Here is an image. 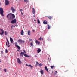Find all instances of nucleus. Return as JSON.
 Returning a JSON list of instances; mask_svg holds the SVG:
<instances>
[{
	"instance_id": "obj_1",
	"label": "nucleus",
	"mask_w": 77,
	"mask_h": 77,
	"mask_svg": "<svg viewBox=\"0 0 77 77\" xmlns=\"http://www.w3.org/2000/svg\"><path fill=\"white\" fill-rule=\"evenodd\" d=\"M3 12H4V11H3V9L1 7L0 8V13L1 15L2 16H4Z\"/></svg>"
},
{
	"instance_id": "obj_2",
	"label": "nucleus",
	"mask_w": 77,
	"mask_h": 77,
	"mask_svg": "<svg viewBox=\"0 0 77 77\" xmlns=\"http://www.w3.org/2000/svg\"><path fill=\"white\" fill-rule=\"evenodd\" d=\"M18 42L20 44H23L24 42V41L21 39H20L18 40Z\"/></svg>"
},
{
	"instance_id": "obj_3",
	"label": "nucleus",
	"mask_w": 77,
	"mask_h": 77,
	"mask_svg": "<svg viewBox=\"0 0 77 77\" xmlns=\"http://www.w3.org/2000/svg\"><path fill=\"white\" fill-rule=\"evenodd\" d=\"M15 46L16 47H17L18 50H20V49L21 48L18 45V44L16 42H15Z\"/></svg>"
},
{
	"instance_id": "obj_4",
	"label": "nucleus",
	"mask_w": 77,
	"mask_h": 77,
	"mask_svg": "<svg viewBox=\"0 0 77 77\" xmlns=\"http://www.w3.org/2000/svg\"><path fill=\"white\" fill-rule=\"evenodd\" d=\"M11 10L12 11V12H13V13H14L16 11L15 10V9L13 7H11L10 8Z\"/></svg>"
},
{
	"instance_id": "obj_5",
	"label": "nucleus",
	"mask_w": 77,
	"mask_h": 77,
	"mask_svg": "<svg viewBox=\"0 0 77 77\" xmlns=\"http://www.w3.org/2000/svg\"><path fill=\"white\" fill-rule=\"evenodd\" d=\"M5 4L6 6L9 4V1L8 0H5Z\"/></svg>"
},
{
	"instance_id": "obj_6",
	"label": "nucleus",
	"mask_w": 77,
	"mask_h": 77,
	"mask_svg": "<svg viewBox=\"0 0 77 77\" xmlns=\"http://www.w3.org/2000/svg\"><path fill=\"white\" fill-rule=\"evenodd\" d=\"M17 22V20H16V19H14L13 20L11 21V22L12 24H15V23H16Z\"/></svg>"
},
{
	"instance_id": "obj_7",
	"label": "nucleus",
	"mask_w": 77,
	"mask_h": 77,
	"mask_svg": "<svg viewBox=\"0 0 77 77\" xmlns=\"http://www.w3.org/2000/svg\"><path fill=\"white\" fill-rule=\"evenodd\" d=\"M3 33H4V31L3 30L0 29V35H3Z\"/></svg>"
},
{
	"instance_id": "obj_8",
	"label": "nucleus",
	"mask_w": 77,
	"mask_h": 77,
	"mask_svg": "<svg viewBox=\"0 0 77 77\" xmlns=\"http://www.w3.org/2000/svg\"><path fill=\"white\" fill-rule=\"evenodd\" d=\"M17 62L19 64H21V61H20V58H18L17 59Z\"/></svg>"
},
{
	"instance_id": "obj_9",
	"label": "nucleus",
	"mask_w": 77,
	"mask_h": 77,
	"mask_svg": "<svg viewBox=\"0 0 77 77\" xmlns=\"http://www.w3.org/2000/svg\"><path fill=\"white\" fill-rule=\"evenodd\" d=\"M10 17H11V14H8V15L7 16V18H10Z\"/></svg>"
},
{
	"instance_id": "obj_10",
	"label": "nucleus",
	"mask_w": 77,
	"mask_h": 77,
	"mask_svg": "<svg viewBox=\"0 0 77 77\" xmlns=\"http://www.w3.org/2000/svg\"><path fill=\"white\" fill-rule=\"evenodd\" d=\"M24 54V53L23 52H21L20 53V56L22 57H23V55Z\"/></svg>"
},
{
	"instance_id": "obj_11",
	"label": "nucleus",
	"mask_w": 77,
	"mask_h": 77,
	"mask_svg": "<svg viewBox=\"0 0 77 77\" xmlns=\"http://www.w3.org/2000/svg\"><path fill=\"white\" fill-rule=\"evenodd\" d=\"M41 49L38 48V50H37V53H38H38H40V52H41Z\"/></svg>"
},
{
	"instance_id": "obj_12",
	"label": "nucleus",
	"mask_w": 77,
	"mask_h": 77,
	"mask_svg": "<svg viewBox=\"0 0 77 77\" xmlns=\"http://www.w3.org/2000/svg\"><path fill=\"white\" fill-rule=\"evenodd\" d=\"M32 13L33 14H35V10L34 8H32Z\"/></svg>"
},
{
	"instance_id": "obj_13",
	"label": "nucleus",
	"mask_w": 77,
	"mask_h": 77,
	"mask_svg": "<svg viewBox=\"0 0 77 77\" xmlns=\"http://www.w3.org/2000/svg\"><path fill=\"white\" fill-rule=\"evenodd\" d=\"M45 69L47 72H48V69H47V66H46L45 67Z\"/></svg>"
},
{
	"instance_id": "obj_14",
	"label": "nucleus",
	"mask_w": 77,
	"mask_h": 77,
	"mask_svg": "<svg viewBox=\"0 0 77 77\" xmlns=\"http://www.w3.org/2000/svg\"><path fill=\"white\" fill-rule=\"evenodd\" d=\"M43 24H47L48 23L47 22V21L44 20L43 21Z\"/></svg>"
},
{
	"instance_id": "obj_15",
	"label": "nucleus",
	"mask_w": 77,
	"mask_h": 77,
	"mask_svg": "<svg viewBox=\"0 0 77 77\" xmlns=\"http://www.w3.org/2000/svg\"><path fill=\"white\" fill-rule=\"evenodd\" d=\"M11 15L12 16V18L13 19V18H15V15H14V14H11Z\"/></svg>"
},
{
	"instance_id": "obj_16",
	"label": "nucleus",
	"mask_w": 77,
	"mask_h": 77,
	"mask_svg": "<svg viewBox=\"0 0 77 77\" xmlns=\"http://www.w3.org/2000/svg\"><path fill=\"white\" fill-rule=\"evenodd\" d=\"M28 36L30 35V31L29 30L28 31Z\"/></svg>"
},
{
	"instance_id": "obj_17",
	"label": "nucleus",
	"mask_w": 77,
	"mask_h": 77,
	"mask_svg": "<svg viewBox=\"0 0 77 77\" xmlns=\"http://www.w3.org/2000/svg\"><path fill=\"white\" fill-rule=\"evenodd\" d=\"M35 42L36 44H38V45H39V44H40V42H38V41L37 40L35 41Z\"/></svg>"
},
{
	"instance_id": "obj_18",
	"label": "nucleus",
	"mask_w": 77,
	"mask_h": 77,
	"mask_svg": "<svg viewBox=\"0 0 77 77\" xmlns=\"http://www.w3.org/2000/svg\"><path fill=\"white\" fill-rule=\"evenodd\" d=\"M21 34L22 35H24V31H23V30H22L21 32Z\"/></svg>"
},
{
	"instance_id": "obj_19",
	"label": "nucleus",
	"mask_w": 77,
	"mask_h": 77,
	"mask_svg": "<svg viewBox=\"0 0 77 77\" xmlns=\"http://www.w3.org/2000/svg\"><path fill=\"white\" fill-rule=\"evenodd\" d=\"M47 17H48L50 20H51L52 18V17L51 16H49V17L47 16Z\"/></svg>"
},
{
	"instance_id": "obj_20",
	"label": "nucleus",
	"mask_w": 77,
	"mask_h": 77,
	"mask_svg": "<svg viewBox=\"0 0 77 77\" xmlns=\"http://www.w3.org/2000/svg\"><path fill=\"white\" fill-rule=\"evenodd\" d=\"M10 41L11 42V43H13V39L12 38H11V37L10 38Z\"/></svg>"
},
{
	"instance_id": "obj_21",
	"label": "nucleus",
	"mask_w": 77,
	"mask_h": 77,
	"mask_svg": "<svg viewBox=\"0 0 77 77\" xmlns=\"http://www.w3.org/2000/svg\"><path fill=\"white\" fill-rule=\"evenodd\" d=\"M38 65H39V63L37 61L36 62V64L35 65L36 67L37 66H38Z\"/></svg>"
},
{
	"instance_id": "obj_22",
	"label": "nucleus",
	"mask_w": 77,
	"mask_h": 77,
	"mask_svg": "<svg viewBox=\"0 0 77 77\" xmlns=\"http://www.w3.org/2000/svg\"><path fill=\"white\" fill-rule=\"evenodd\" d=\"M24 56H25L26 57H30V56H28V55L26 54H24Z\"/></svg>"
},
{
	"instance_id": "obj_23",
	"label": "nucleus",
	"mask_w": 77,
	"mask_h": 77,
	"mask_svg": "<svg viewBox=\"0 0 77 77\" xmlns=\"http://www.w3.org/2000/svg\"><path fill=\"white\" fill-rule=\"evenodd\" d=\"M43 72L44 71L42 70H40V73H41V74H42V75L44 74V73H43Z\"/></svg>"
},
{
	"instance_id": "obj_24",
	"label": "nucleus",
	"mask_w": 77,
	"mask_h": 77,
	"mask_svg": "<svg viewBox=\"0 0 77 77\" xmlns=\"http://www.w3.org/2000/svg\"><path fill=\"white\" fill-rule=\"evenodd\" d=\"M30 47H33V42H31L30 44Z\"/></svg>"
},
{
	"instance_id": "obj_25",
	"label": "nucleus",
	"mask_w": 77,
	"mask_h": 77,
	"mask_svg": "<svg viewBox=\"0 0 77 77\" xmlns=\"http://www.w3.org/2000/svg\"><path fill=\"white\" fill-rule=\"evenodd\" d=\"M24 2H26V3H29V0H24Z\"/></svg>"
},
{
	"instance_id": "obj_26",
	"label": "nucleus",
	"mask_w": 77,
	"mask_h": 77,
	"mask_svg": "<svg viewBox=\"0 0 77 77\" xmlns=\"http://www.w3.org/2000/svg\"><path fill=\"white\" fill-rule=\"evenodd\" d=\"M50 29V25H48V29Z\"/></svg>"
},
{
	"instance_id": "obj_27",
	"label": "nucleus",
	"mask_w": 77,
	"mask_h": 77,
	"mask_svg": "<svg viewBox=\"0 0 77 77\" xmlns=\"http://www.w3.org/2000/svg\"><path fill=\"white\" fill-rule=\"evenodd\" d=\"M10 19L11 20H12V19H13L12 17V14H11V16H10Z\"/></svg>"
},
{
	"instance_id": "obj_28",
	"label": "nucleus",
	"mask_w": 77,
	"mask_h": 77,
	"mask_svg": "<svg viewBox=\"0 0 77 77\" xmlns=\"http://www.w3.org/2000/svg\"><path fill=\"white\" fill-rule=\"evenodd\" d=\"M38 24H40V21H39V20L38 18Z\"/></svg>"
},
{
	"instance_id": "obj_29",
	"label": "nucleus",
	"mask_w": 77,
	"mask_h": 77,
	"mask_svg": "<svg viewBox=\"0 0 77 77\" xmlns=\"http://www.w3.org/2000/svg\"><path fill=\"white\" fill-rule=\"evenodd\" d=\"M5 35H8L7 32L6 31H5Z\"/></svg>"
},
{
	"instance_id": "obj_30",
	"label": "nucleus",
	"mask_w": 77,
	"mask_h": 77,
	"mask_svg": "<svg viewBox=\"0 0 77 77\" xmlns=\"http://www.w3.org/2000/svg\"><path fill=\"white\" fill-rule=\"evenodd\" d=\"M29 67H30V68H33V66H32L31 65H29Z\"/></svg>"
},
{
	"instance_id": "obj_31",
	"label": "nucleus",
	"mask_w": 77,
	"mask_h": 77,
	"mask_svg": "<svg viewBox=\"0 0 77 77\" xmlns=\"http://www.w3.org/2000/svg\"><path fill=\"white\" fill-rule=\"evenodd\" d=\"M38 66H39L40 67H41L42 66V64H41V63H40V64L38 65Z\"/></svg>"
},
{
	"instance_id": "obj_32",
	"label": "nucleus",
	"mask_w": 77,
	"mask_h": 77,
	"mask_svg": "<svg viewBox=\"0 0 77 77\" xmlns=\"http://www.w3.org/2000/svg\"><path fill=\"white\" fill-rule=\"evenodd\" d=\"M7 41L8 44V45H9V41H8V39H7Z\"/></svg>"
},
{
	"instance_id": "obj_33",
	"label": "nucleus",
	"mask_w": 77,
	"mask_h": 77,
	"mask_svg": "<svg viewBox=\"0 0 77 77\" xmlns=\"http://www.w3.org/2000/svg\"><path fill=\"white\" fill-rule=\"evenodd\" d=\"M8 50L7 49H6V50H5V52L6 53H8Z\"/></svg>"
},
{
	"instance_id": "obj_34",
	"label": "nucleus",
	"mask_w": 77,
	"mask_h": 77,
	"mask_svg": "<svg viewBox=\"0 0 77 77\" xmlns=\"http://www.w3.org/2000/svg\"><path fill=\"white\" fill-rule=\"evenodd\" d=\"M4 71H5V72H6V69H5L4 70Z\"/></svg>"
},
{
	"instance_id": "obj_35",
	"label": "nucleus",
	"mask_w": 77,
	"mask_h": 77,
	"mask_svg": "<svg viewBox=\"0 0 77 77\" xmlns=\"http://www.w3.org/2000/svg\"><path fill=\"white\" fill-rule=\"evenodd\" d=\"M38 40H40V41L41 40V37H40V38L38 39Z\"/></svg>"
},
{
	"instance_id": "obj_36",
	"label": "nucleus",
	"mask_w": 77,
	"mask_h": 77,
	"mask_svg": "<svg viewBox=\"0 0 77 77\" xmlns=\"http://www.w3.org/2000/svg\"><path fill=\"white\" fill-rule=\"evenodd\" d=\"M54 68V66H51V68L53 69V68Z\"/></svg>"
},
{
	"instance_id": "obj_37",
	"label": "nucleus",
	"mask_w": 77,
	"mask_h": 77,
	"mask_svg": "<svg viewBox=\"0 0 77 77\" xmlns=\"http://www.w3.org/2000/svg\"><path fill=\"white\" fill-rule=\"evenodd\" d=\"M21 14L23 16V12H21Z\"/></svg>"
},
{
	"instance_id": "obj_38",
	"label": "nucleus",
	"mask_w": 77,
	"mask_h": 77,
	"mask_svg": "<svg viewBox=\"0 0 77 77\" xmlns=\"http://www.w3.org/2000/svg\"><path fill=\"white\" fill-rule=\"evenodd\" d=\"M20 12H22V9H20Z\"/></svg>"
},
{
	"instance_id": "obj_39",
	"label": "nucleus",
	"mask_w": 77,
	"mask_h": 77,
	"mask_svg": "<svg viewBox=\"0 0 77 77\" xmlns=\"http://www.w3.org/2000/svg\"><path fill=\"white\" fill-rule=\"evenodd\" d=\"M13 26H13V25L11 26V28H13Z\"/></svg>"
},
{
	"instance_id": "obj_40",
	"label": "nucleus",
	"mask_w": 77,
	"mask_h": 77,
	"mask_svg": "<svg viewBox=\"0 0 77 77\" xmlns=\"http://www.w3.org/2000/svg\"><path fill=\"white\" fill-rule=\"evenodd\" d=\"M1 53L2 54H3V51H1Z\"/></svg>"
},
{
	"instance_id": "obj_41",
	"label": "nucleus",
	"mask_w": 77,
	"mask_h": 77,
	"mask_svg": "<svg viewBox=\"0 0 77 77\" xmlns=\"http://www.w3.org/2000/svg\"><path fill=\"white\" fill-rule=\"evenodd\" d=\"M23 51L24 52V53H26V51H25V50H23Z\"/></svg>"
},
{
	"instance_id": "obj_42",
	"label": "nucleus",
	"mask_w": 77,
	"mask_h": 77,
	"mask_svg": "<svg viewBox=\"0 0 77 77\" xmlns=\"http://www.w3.org/2000/svg\"><path fill=\"white\" fill-rule=\"evenodd\" d=\"M32 39H29V41H32Z\"/></svg>"
},
{
	"instance_id": "obj_43",
	"label": "nucleus",
	"mask_w": 77,
	"mask_h": 77,
	"mask_svg": "<svg viewBox=\"0 0 77 77\" xmlns=\"http://www.w3.org/2000/svg\"><path fill=\"white\" fill-rule=\"evenodd\" d=\"M26 66H29V65H28L27 64H26Z\"/></svg>"
},
{
	"instance_id": "obj_44",
	"label": "nucleus",
	"mask_w": 77,
	"mask_h": 77,
	"mask_svg": "<svg viewBox=\"0 0 77 77\" xmlns=\"http://www.w3.org/2000/svg\"><path fill=\"white\" fill-rule=\"evenodd\" d=\"M6 45H8V44L7 43V42H6Z\"/></svg>"
},
{
	"instance_id": "obj_45",
	"label": "nucleus",
	"mask_w": 77,
	"mask_h": 77,
	"mask_svg": "<svg viewBox=\"0 0 77 77\" xmlns=\"http://www.w3.org/2000/svg\"><path fill=\"white\" fill-rule=\"evenodd\" d=\"M35 57H37V56L36 55H35Z\"/></svg>"
},
{
	"instance_id": "obj_46",
	"label": "nucleus",
	"mask_w": 77,
	"mask_h": 77,
	"mask_svg": "<svg viewBox=\"0 0 77 77\" xmlns=\"http://www.w3.org/2000/svg\"><path fill=\"white\" fill-rule=\"evenodd\" d=\"M32 31H33V32H35V30H34L33 29V30H32Z\"/></svg>"
},
{
	"instance_id": "obj_47",
	"label": "nucleus",
	"mask_w": 77,
	"mask_h": 77,
	"mask_svg": "<svg viewBox=\"0 0 77 77\" xmlns=\"http://www.w3.org/2000/svg\"><path fill=\"white\" fill-rule=\"evenodd\" d=\"M56 73H57V71H55Z\"/></svg>"
},
{
	"instance_id": "obj_48",
	"label": "nucleus",
	"mask_w": 77,
	"mask_h": 77,
	"mask_svg": "<svg viewBox=\"0 0 77 77\" xmlns=\"http://www.w3.org/2000/svg\"><path fill=\"white\" fill-rule=\"evenodd\" d=\"M33 17H35V15H33Z\"/></svg>"
},
{
	"instance_id": "obj_49",
	"label": "nucleus",
	"mask_w": 77,
	"mask_h": 77,
	"mask_svg": "<svg viewBox=\"0 0 77 77\" xmlns=\"http://www.w3.org/2000/svg\"><path fill=\"white\" fill-rule=\"evenodd\" d=\"M10 47V45H9L8 46V47Z\"/></svg>"
},
{
	"instance_id": "obj_50",
	"label": "nucleus",
	"mask_w": 77,
	"mask_h": 77,
	"mask_svg": "<svg viewBox=\"0 0 77 77\" xmlns=\"http://www.w3.org/2000/svg\"><path fill=\"white\" fill-rule=\"evenodd\" d=\"M1 5V3H0V6Z\"/></svg>"
},
{
	"instance_id": "obj_51",
	"label": "nucleus",
	"mask_w": 77,
	"mask_h": 77,
	"mask_svg": "<svg viewBox=\"0 0 77 77\" xmlns=\"http://www.w3.org/2000/svg\"><path fill=\"white\" fill-rule=\"evenodd\" d=\"M42 40H43V38H42Z\"/></svg>"
},
{
	"instance_id": "obj_52",
	"label": "nucleus",
	"mask_w": 77,
	"mask_h": 77,
	"mask_svg": "<svg viewBox=\"0 0 77 77\" xmlns=\"http://www.w3.org/2000/svg\"><path fill=\"white\" fill-rule=\"evenodd\" d=\"M18 51H19V50H17Z\"/></svg>"
},
{
	"instance_id": "obj_53",
	"label": "nucleus",
	"mask_w": 77,
	"mask_h": 77,
	"mask_svg": "<svg viewBox=\"0 0 77 77\" xmlns=\"http://www.w3.org/2000/svg\"><path fill=\"white\" fill-rule=\"evenodd\" d=\"M54 74V75H55L56 74Z\"/></svg>"
},
{
	"instance_id": "obj_54",
	"label": "nucleus",
	"mask_w": 77,
	"mask_h": 77,
	"mask_svg": "<svg viewBox=\"0 0 77 77\" xmlns=\"http://www.w3.org/2000/svg\"><path fill=\"white\" fill-rule=\"evenodd\" d=\"M0 69H1L0 68Z\"/></svg>"
},
{
	"instance_id": "obj_55",
	"label": "nucleus",
	"mask_w": 77,
	"mask_h": 77,
	"mask_svg": "<svg viewBox=\"0 0 77 77\" xmlns=\"http://www.w3.org/2000/svg\"><path fill=\"white\" fill-rule=\"evenodd\" d=\"M16 1H17V0H16Z\"/></svg>"
},
{
	"instance_id": "obj_56",
	"label": "nucleus",
	"mask_w": 77,
	"mask_h": 77,
	"mask_svg": "<svg viewBox=\"0 0 77 77\" xmlns=\"http://www.w3.org/2000/svg\"><path fill=\"white\" fill-rule=\"evenodd\" d=\"M15 74L17 75V73H15Z\"/></svg>"
},
{
	"instance_id": "obj_57",
	"label": "nucleus",
	"mask_w": 77,
	"mask_h": 77,
	"mask_svg": "<svg viewBox=\"0 0 77 77\" xmlns=\"http://www.w3.org/2000/svg\"><path fill=\"white\" fill-rule=\"evenodd\" d=\"M0 62H1V61H0Z\"/></svg>"
},
{
	"instance_id": "obj_58",
	"label": "nucleus",
	"mask_w": 77,
	"mask_h": 77,
	"mask_svg": "<svg viewBox=\"0 0 77 77\" xmlns=\"http://www.w3.org/2000/svg\"><path fill=\"white\" fill-rule=\"evenodd\" d=\"M34 21H35V20H34Z\"/></svg>"
}]
</instances>
